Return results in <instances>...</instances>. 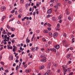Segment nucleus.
<instances>
[{
	"label": "nucleus",
	"mask_w": 75,
	"mask_h": 75,
	"mask_svg": "<svg viewBox=\"0 0 75 75\" xmlns=\"http://www.w3.org/2000/svg\"><path fill=\"white\" fill-rule=\"evenodd\" d=\"M31 71V69H27L25 70V72L26 73H29V72H30Z\"/></svg>",
	"instance_id": "1"
},
{
	"label": "nucleus",
	"mask_w": 75,
	"mask_h": 75,
	"mask_svg": "<svg viewBox=\"0 0 75 75\" xmlns=\"http://www.w3.org/2000/svg\"><path fill=\"white\" fill-rule=\"evenodd\" d=\"M58 36V33L56 32L53 34V37L54 38H56Z\"/></svg>",
	"instance_id": "2"
},
{
	"label": "nucleus",
	"mask_w": 75,
	"mask_h": 75,
	"mask_svg": "<svg viewBox=\"0 0 75 75\" xmlns=\"http://www.w3.org/2000/svg\"><path fill=\"white\" fill-rule=\"evenodd\" d=\"M54 48H56V49H59V45H57L55 46Z\"/></svg>",
	"instance_id": "3"
},
{
	"label": "nucleus",
	"mask_w": 75,
	"mask_h": 75,
	"mask_svg": "<svg viewBox=\"0 0 75 75\" xmlns=\"http://www.w3.org/2000/svg\"><path fill=\"white\" fill-rule=\"evenodd\" d=\"M51 51H54L55 52H57V50L55 48H52L50 49Z\"/></svg>",
	"instance_id": "4"
},
{
	"label": "nucleus",
	"mask_w": 75,
	"mask_h": 75,
	"mask_svg": "<svg viewBox=\"0 0 75 75\" xmlns=\"http://www.w3.org/2000/svg\"><path fill=\"white\" fill-rule=\"evenodd\" d=\"M7 47H8V50H9V49H10V50H12V49L13 48V47L12 46H9V45H8L7 46Z\"/></svg>",
	"instance_id": "5"
},
{
	"label": "nucleus",
	"mask_w": 75,
	"mask_h": 75,
	"mask_svg": "<svg viewBox=\"0 0 75 75\" xmlns=\"http://www.w3.org/2000/svg\"><path fill=\"white\" fill-rule=\"evenodd\" d=\"M4 9H6V7L5 6H3L1 7V10H4Z\"/></svg>",
	"instance_id": "6"
},
{
	"label": "nucleus",
	"mask_w": 75,
	"mask_h": 75,
	"mask_svg": "<svg viewBox=\"0 0 75 75\" xmlns=\"http://www.w3.org/2000/svg\"><path fill=\"white\" fill-rule=\"evenodd\" d=\"M51 66V63H49L47 67V68L48 69H50V66Z\"/></svg>",
	"instance_id": "7"
},
{
	"label": "nucleus",
	"mask_w": 75,
	"mask_h": 75,
	"mask_svg": "<svg viewBox=\"0 0 75 75\" xmlns=\"http://www.w3.org/2000/svg\"><path fill=\"white\" fill-rule=\"evenodd\" d=\"M28 4L27 3L25 4V7L26 9H27L28 8Z\"/></svg>",
	"instance_id": "8"
},
{
	"label": "nucleus",
	"mask_w": 75,
	"mask_h": 75,
	"mask_svg": "<svg viewBox=\"0 0 75 75\" xmlns=\"http://www.w3.org/2000/svg\"><path fill=\"white\" fill-rule=\"evenodd\" d=\"M23 11V9L22 8H21L19 10V13L20 14H21L22 13V11Z\"/></svg>",
	"instance_id": "9"
},
{
	"label": "nucleus",
	"mask_w": 75,
	"mask_h": 75,
	"mask_svg": "<svg viewBox=\"0 0 75 75\" xmlns=\"http://www.w3.org/2000/svg\"><path fill=\"white\" fill-rule=\"evenodd\" d=\"M44 33H48V30H43Z\"/></svg>",
	"instance_id": "10"
},
{
	"label": "nucleus",
	"mask_w": 75,
	"mask_h": 75,
	"mask_svg": "<svg viewBox=\"0 0 75 75\" xmlns=\"http://www.w3.org/2000/svg\"><path fill=\"white\" fill-rule=\"evenodd\" d=\"M44 65L42 66L41 67H40L39 69L41 70L42 69H44Z\"/></svg>",
	"instance_id": "11"
},
{
	"label": "nucleus",
	"mask_w": 75,
	"mask_h": 75,
	"mask_svg": "<svg viewBox=\"0 0 75 75\" xmlns=\"http://www.w3.org/2000/svg\"><path fill=\"white\" fill-rule=\"evenodd\" d=\"M51 10H49L47 11V14H51Z\"/></svg>",
	"instance_id": "12"
},
{
	"label": "nucleus",
	"mask_w": 75,
	"mask_h": 75,
	"mask_svg": "<svg viewBox=\"0 0 75 75\" xmlns=\"http://www.w3.org/2000/svg\"><path fill=\"white\" fill-rule=\"evenodd\" d=\"M49 35H50V37H52V32H50L49 33Z\"/></svg>",
	"instance_id": "13"
},
{
	"label": "nucleus",
	"mask_w": 75,
	"mask_h": 75,
	"mask_svg": "<svg viewBox=\"0 0 75 75\" xmlns=\"http://www.w3.org/2000/svg\"><path fill=\"white\" fill-rule=\"evenodd\" d=\"M44 57H45V55H44V54H42L41 56H40V57L41 58H43Z\"/></svg>",
	"instance_id": "14"
},
{
	"label": "nucleus",
	"mask_w": 75,
	"mask_h": 75,
	"mask_svg": "<svg viewBox=\"0 0 75 75\" xmlns=\"http://www.w3.org/2000/svg\"><path fill=\"white\" fill-rule=\"evenodd\" d=\"M52 21H56V18H55V17H52Z\"/></svg>",
	"instance_id": "15"
},
{
	"label": "nucleus",
	"mask_w": 75,
	"mask_h": 75,
	"mask_svg": "<svg viewBox=\"0 0 75 75\" xmlns=\"http://www.w3.org/2000/svg\"><path fill=\"white\" fill-rule=\"evenodd\" d=\"M62 18V15H60L58 17V19H59V20H61V19Z\"/></svg>",
	"instance_id": "16"
},
{
	"label": "nucleus",
	"mask_w": 75,
	"mask_h": 75,
	"mask_svg": "<svg viewBox=\"0 0 75 75\" xmlns=\"http://www.w3.org/2000/svg\"><path fill=\"white\" fill-rule=\"evenodd\" d=\"M31 51H33V52H34V51H35V48L33 47L31 49Z\"/></svg>",
	"instance_id": "17"
},
{
	"label": "nucleus",
	"mask_w": 75,
	"mask_h": 75,
	"mask_svg": "<svg viewBox=\"0 0 75 75\" xmlns=\"http://www.w3.org/2000/svg\"><path fill=\"white\" fill-rule=\"evenodd\" d=\"M51 17V15H50V14H48L46 17V18H49V17Z\"/></svg>",
	"instance_id": "18"
},
{
	"label": "nucleus",
	"mask_w": 75,
	"mask_h": 75,
	"mask_svg": "<svg viewBox=\"0 0 75 75\" xmlns=\"http://www.w3.org/2000/svg\"><path fill=\"white\" fill-rule=\"evenodd\" d=\"M42 41H43V42H46V41H47V40H45V38H43L42 39Z\"/></svg>",
	"instance_id": "19"
},
{
	"label": "nucleus",
	"mask_w": 75,
	"mask_h": 75,
	"mask_svg": "<svg viewBox=\"0 0 75 75\" xmlns=\"http://www.w3.org/2000/svg\"><path fill=\"white\" fill-rule=\"evenodd\" d=\"M11 31H14L15 30V28H11Z\"/></svg>",
	"instance_id": "20"
},
{
	"label": "nucleus",
	"mask_w": 75,
	"mask_h": 75,
	"mask_svg": "<svg viewBox=\"0 0 75 75\" xmlns=\"http://www.w3.org/2000/svg\"><path fill=\"white\" fill-rule=\"evenodd\" d=\"M65 42H66V40H64L63 41H62V42H63V45H65Z\"/></svg>",
	"instance_id": "21"
},
{
	"label": "nucleus",
	"mask_w": 75,
	"mask_h": 75,
	"mask_svg": "<svg viewBox=\"0 0 75 75\" xmlns=\"http://www.w3.org/2000/svg\"><path fill=\"white\" fill-rule=\"evenodd\" d=\"M16 50H17V49H16L15 48H13L12 51L13 52H15V51H16Z\"/></svg>",
	"instance_id": "22"
},
{
	"label": "nucleus",
	"mask_w": 75,
	"mask_h": 75,
	"mask_svg": "<svg viewBox=\"0 0 75 75\" xmlns=\"http://www.w3.org/2000/svg\"><path fill=\"white\" fill-rule=\"evenodd\" d=\"M54 8H55L56 9H58V7L57 5H55L54 6Z\"/></svg>",
	"instance_id": "23"
},
{
	"label": "nucleus",
	"mask_w": 75,
	"mask_h": 75,
	"mask_svg": "<svg viewBox=\"0 0 75 75\" xmlns=\"http://www.w3.org/2000/svg\"><path fill=\"white\" fill-rule=\"evenodd\" d=\"M47 59V57H45L43 58V60L45 61V62H46V61L45 60H46V59Z\"/></svg>",
	"instance_id": "24"
},
{
	"label": "nucleus",
	"mask_w": 75,
	"mask_h": 75,
	"mask_svg": "<svg viewBox=\"0 0 75 75\" xmlns=\"http://www.w3.org/2000/svg\"><path fill=\"white\" fill-rule=\"evenodd\" d=\"M21 16H22V15H21V14L19 15L18 16V18H21Z\"/></svg>",
	"instance_id": "25"
},
{
	"label": "nucleus",
	"mask_w": 75,
	"mask_h": 75,
	"mask_svg": "<svg viewBox=\"0 0 75 75\" xmlns=\"http://www.w3.org/2000/svg\"><path fill=\"white\" fill-rule=\"evenodd\" d=\"M15 11V10H14V9H13L12 10V11H11V13H14Z\"/></svg>",
	"instance_id": "26"
},
{
	"label": "nucleus",
	"mask_w": 75,
	"mask_h": 75,
	"mask_svg": "<svg viewBox=\"0 0 75 75\" xmlns=\"http://www.w3.org/2000/svg\"><path fill=\"white\" fill-rule=\"evenodd\" d=\"M30 21H28L26 22V24H27V25L29 24V23H30Z\"/></svg>",
	"instance_id": "27"
},
{
	"label": "nucleus",
	"mask_w": 75,
	"mask_h": 75,
	"mask_svg": "<svg viewBox=\"0 0 75 75\" xmlns=\"http://www.w3.org/2000/svg\"><path fill=\"white\" fill-rule=\"evenodd\" d=\"M14 18H12V19H11V20H10L9 21V22H10V21H13V20H14Z\"/></svg>",
	"instance_id": "28"
},
{
	"label": "nucleus",
	"mask_w": 75,
	"mask_h": 75,
	"mask_svg": "<svg viewBox=\"0 0 75 75\" xmlns=\"http://www.w3.org/2000/svg\"><path fill=\"white\" fill-rule=\"evenodd\" d=\"M6 27H7V28H8V29H10V26H9V25H6Z\"/></svg>",
	"instance_id": "29"
},
{
	"label": "nucleus",
	"mask_w": 75,
	"mask_h": 75,
	"mask_svg": "<svg viewBox=\"0 0 75 75\" xmlns=\"http://www.w3.org/2000/svg\"><path fill=\"white\" fill-rule=\"evenodd\" d=\"M26 43L27 44V43H28V37H27L26 38Z\"/></svg>",
	"instance_id": "30"
},
{
	"label": "nucleus",
	"mask_w": 75,
	"mask_h": 75,
	"mask_svg": "<svg viewBox=\"0 0 75 75\" xmlns=\"http://www.w3.org/2000/svg\"><path fill=\"white\" fill-rule=\"evenodd\" d=\"M18 66L17 65L16 66V71H17L18 69Z\"/></svg>",
	"instance_id": "31"
},
{
	"label": "nucleus",
	"mask_w": 75,
	"mask_h": 75,
	"mask_svg": "<svg viewBox=\"0 0 75 75\" xmlns=\"http://www.w3.org/2000/svg\"><path fill=\"white\" fill-rule=\"evenodd\" d=\"M35 14H36V12H34L33 13V15L34 16H35Z\"/></svg>",
	"instance_id": "32"
},
{
	"label": "nucleus",
	"mask_w": 75,
	"mask_h": 75,
	"mask_svg": "<svg viewBox=\"0 0 75 75\" xmlns=\"http://www.w3.org/2000/svg\"><path fill=\"white\" fill-rule=\"evenodd\" d=\"M47 30H48L49 31H51V28H47Z\"/></svg>",
	"instance_id": "33"
},
{
	"label": "nucleus",
	"mask_w": 75,
	"mask_h": 75,
	"mask_svg": "<svg viewBox=\"0 0 75 75\" xmlns=\"http://www.w3.org/2000/svg\"><path fill=\"white\" fill-rule=\"evenodd\" d=\"M14 36H15V35H14V34H13L11 35V37L12 38H13V37H14Z\"/></svg>",
	"instance_id": "34"
},
{
	"label": "nucleus",
	"mask_w": 75,
	"mask_h": 75,
	"mask_svg": "<svg viewBox=\"0 0 75 75\" xmlns=\"http://www.w3.org/2000/svg\"><path fill=\"white\" fill-rule=\"evenodd\" d=\"M7 35H4V37L5 38V39H7Z\"/></svg>",
	"instance_id": "35"
},
{
	"label": "nucleus",
	"mask_w": 75,
	"mask_h": 75,
	"mask_svg": "<svg viewBox=\"0 0 75 75\" xmlns=\"http://www.w3.org/2000/svg\"><path fill=\"white\" fill-rule=\"evenodd\" d=\"M63 36H64V37H67V34L65 33H64L63 35Z\"/></svg>",
	"instance_id": "36"
},
{
	"label": "nucleus",
	"mask_w": 75,
	"mask_h": 75,
	"mask_svg": "<svg viewBox=\"0 0 75 75\" xmlns=\"http://www.w3.org/2000/svg\"><path fill=\"white\" fill-rule=\"evenodd\" d=\"M68 20H69L70 21V20H71V17H68Z\"/></svg>",
	"instance_id": "37"
},
{
	"label": "nucleus",
	"mask_w": 75,
	"mask_h": 75,
	"mask_svg": "<svg viewBox=\"0 0 75 75\" xmlns=\"http://www.w3.org/2000/svg\"><path fill=\"white\" fill-rule=\"evenodd\" d=\"M47 25L48 26H49V27H51V25H50V24L48 23L47 24Z\"/></svg>",
	"instance_id": "38"
},
{
	"label": "nucleus",
	"mask_w": 75,
	"mask_h": 75,
	"mask_svg": "<svg viewBox=\"0 0 75 75\" xmlns=\"http://www.w3.org/2000/svg\"><path fill=\"white\" fill-rule=\"evenodd\" d=\"M19 62V61L18 60V59H16L15 60V62H16V63H18V62Z\"/></svg>",
	"instance_id": "39"
},
{
	"label": "nucleus",
	"mask_w": 75,
	"mask_h": 75,
	"mask_svg": "<svg viewBox=\"0 0 75 75\" xmlns=\"http://www.w3.org/2000/svg\"><path fill=\"white\" fill-rule=\"evenodd\" d=\"M54 66L55 67H56L58 66V64H54Z\"/></svg>",
	"instance_id": "40"
},
{
	"label": "nucleus",
	"mask_w": 75,
	"mask_h": 75,
	"mask_svg": "<svg viewBox=\"0 0 75 75\" xmlns=\"http://www.w3.org/2000/svg\"><path fill=\"white\" fill-rule=\"evenodd\" d=\"M60 26V25L59 24H57V27L58 28H59V27Z\"/></svg>",
	"instance_id": "41"
},
{
	"label": "nucleus",
	"mask_w": 75,
	"mask_h": 75,
	"mask_svg": "<svg viewBox=\"0 0 75 75\" xmlns=\"http://www.w3.org/2000/svg\"><path fill=\"white\" fill-rule=\"evenodd\" d=\"M10 34H11V33H10L8 32L7 35H10Z\"/></svg>",
	"instance_id": "42"
},
{
	"label": "nucleus",
	"mask_w": 75,
	"mask_h": 75,
	"mask_svg": "<svg viewBox=\"0 0 75 75\" xmlns=\"http://www.w3.org/2000/svg\"><path fill=\"white\" fill-rule=\"evenodd\" d=\"M1 64H2L3 65H4V63L3 62H1Z\"/></svg>",
	"instance_id": "43"
},
{
	"label": "nucleus",
	"mask_w": 75,
	"mask_h": 75,
	"mask_svg": "<svg viewBox=\"0 0 75 75\" xmlns=\"http://www.w3.org/2000/svg\"><path fill=\"white\" fill-rule=\"evenodd\" d=\"M52 43V42L51 41H49L48 42V44H51Z\"/></svg>",
	"instance_id": "44"
},
{
	"label": "nucleus",
	"mask_w": 75,
	"mask_h": 75,
	"mask_svg": "<svg viewBox=\"0 0 75 75\" xmlns=\"http://www.w3.org/2000/svg\"><path fill=\"white\" fill-rule=\"evenodd\" d=\"M13 48H15V49H17V47H16L15 45H13Z\"/></svg>",
	"instance_id": "45"
},
{
	"label": "nucleus",
	"mask_w": 75,
	"mask_h": 75,
	"mask_svg": "<svg viewBox=\"0 0 75 75\" xmlns=\"http://www.w3.org/2000/svg\"><path fill=\"white\" fill-rule=\"evenodd\" d=\"M57 5L58 6H60V4H59V3H58L57 4Z\"/></svg>",
	"instance_id": "46"
},
{
	"label": "nucleus",
	"mask_w": 75,
	"mask_h": 75,
	"mask_svg": "<svg viewBox=\"0 0 75 75\" xmlns=\"http://www.w3.org/2000/svg\"><path fill=\"white\" fill-rule=\"evenodd\" d=\"M24 68H27V64H25L24 67Z\"/></svg>",
	"instance_id": "47"
},
{
	"label": "nucleus",
	"mask_w": 75,
	"mask_h": 75,
	"mask_svg": "<svg viewBox=\"0 0 75 75\" xmlns=\"http://www.w3.org/2000/svg\"><path fill=\"white\" fill-rule=\"evenodd\" d=\"M55 0H51L50 1V2L51 3L52 2H53H53L52 3V4H53V3H54V1Z\"/></svg>",
	"instance_id": "48"
},
{
	"label": "nucleus",
	"mask_w": 75,
	"mask_h": 75,
	"mask_svg": "<svg viewBox=\"0 0 75 75\" xmlns=\"http://www.w3.org/2000/svg\"><path fill=\"white\" fill-rule=\"evenodd\" d=\"M14 41H15V40H12V43H14Z\"/></svg>",
	"instance_id": "49"
},
{
	"label": "nucleus",
	"mask_w": 75,
	"mask_h": 75,
	"mask_svg": "<svg viewBox=\"0 0 75 75\" xmlns=\"http://www.w3.org/2000/svg\"><path fill=\"white\" fill-rule=\"evenodd\" d=\"M40 61L42 62H45V61H44L43 59H41Z\"/></svg>",
	"instance_id": "50"
},
{
	"label": "nucleus",
	"mask_w": 75,
	"mask_h": 75,
	"mask_svg": "<svg viewBox=\"0 0 75 75\" xmlns=\"http://www.w3.org/2000/svg\"><path fill=\"white\" fill-rule=\"evenodd\" d=\"M67 15H69V12L67 11Z\"/></svg>",
	"instance_id": "51"
},
{
	"label": "nucleus",
	"mask_w": 75,
	"mask_h": 75,
	"mask_svg": "<svg viewBox=\"0 0 75 75\" xmlns=\"http://www.w3.org/2000/svg\"><path fill=\"white\" fill-rule=\"evenodd\" d=\"M47 23H46L44 24V26H45L46 25H47Z\"/></svg>",
	"instance_id": "52"
},
{
	"label": "nucleus",
	"mask_w": 75,
	"mask_h": 75,
	"mask_svg": "<svg viewBox=\"0 0 75 75\" xmlns=\"http://www.w3.org/2000/svg\"><path fill=\"white\" fill-rule=\"evenodd\" d=\"M6 30H5L3 32V34H6Z\"/></svg>",
	"instance_id": "53"
},
{
	"label": "nucleus",
	"mask_w": 75,
	"mask_h": 75,
	"mask_svg": "<svg viewBox=\"0 0 75 75\" xmlns=\"http://www.w3.org/2000/svg\"><path fill=\"white\" fill-rule=\"evenodd\" d=\"M30 58H33V55H31L30 57Z\"/></svg>",
	"instance_id": "54"
},
{
	"label": "nucleus",
	"mask_w": 75,
	"mask_h": 75,
	"mask_svg": "<svg viewBox=\"0 0 75 75\" xmlns=\"http://www.w3.org/2000/svg\"><path fill=\"white\" fill-rule=\"evenodd\" d=\"M39 4H36V6L37 7H39Z\"/></svg>",
	"instance_id": "55"
},
{
	"label": "nucleus",
	"mask_w": 75,
	"mask_h": 75,
	"mask_svg": "<svg viewBox=\"0 0 75 75\" xmlns=\"http://www.w3.org/2000/svg\"><path fill=\"white\" fill-rule=\"evenodd\" d=\"M73 74V72H71L69 74V75H72Z\"/></svg>",
	"instance_id": "56"
},
{
	"label": "nucleus",
	"mask_w": 75,
	"mask_h": 75,
	"mask_svg": "<svg viewBox=\"0 0 75 75\" xmlns=\"http://www.w3.org/2000/svg\"><path fill=\"white\" fill-rule=\"evenodd\" d=\"M5 71L6 73L8 72V70H6Z\"/></svg>",
	"instance_id": "57"
},
{
	"label": "nucleus",
	"mask_w": 75,
	"mask_h": 75,
	"mask_svg": "<svg viewBox=\"0 0 75 75\" xmlns=\"http://www.w3.org/2000/svg\"><path fill=\"white\" fill-rule=\"evenodd\" d=\"M70 50H73V48H72V47H71L70 48Z\"/></svg>",
	"instance_id": "58"
},
{
	"label": "nucleus",
	"mask_w": 75,
	"mask_h": 75,
	"mask_svg": "<svg viewBox=\"0 0 75 75\" xmlns=\"http://www.w3.org/2000/svg\"><path fill=\"white\" fill-rule=\"evenodd\" d=\"M57 72H58V73H59V72H60V69H58L57 71Z\"/></svg>",
	"instance_id": "59"
},
{
	"label": "nucleus",
	"mask_w": 75,
	"mask_h": 75,
	"mask_svg": "<svg viewBox=\"0 0 75 75\" xmlns=\"http://www.w3.org/2000/svg\"><path fill=\"white\" fill-rule=\"evenodd\" d=\"M50 70H48L47 71V73H46L47 74H49L50 72Z\"/></svg>",
	"instance_id": "60"
},
{
	"label": "nucleus",
	"mask_w": 75,
	"mask_h": 75,
	"mask_svg": "<svg viewBox=\"0 0 75 75\" xmlns=\"http://www.w3.org/2000/svg\"><path fill=\"white\" fill-rule=\"evenodd\" d=\"M69 48H68L67 49V50H66V51H67V52H68V51H69Z\"/></svg>",
	"instance_id": "61"
},
{
	"label": "nucleus",
	"mask_w": 75,
	"mask_h": 75,
	"mask_svg": "<svg viewBox=\"0 0 75 75\" xmlns=\"http://www.w3.org/2000/svg\"><path fill=\"white\" fill-rule=\"evenodd\" d=\"M40 31V30H38L36 32L37 33H39Z\"/></svg>",
	"instance_id": "62"
},
{
	"label": "nucleus",
	"mask_w": 75,
	"mask_h": 75,
	"mask_svg": "<svg viewBox=\"0 0 75 75\" xmlns=\"http://www.w3.org/2000/svg\"><path fill=\"white\" fill-rule=\"evenodd\" d=\"M21 3H23V0H21Z\"/></svg>",
	"instance_id": "63"
},
{
	"label": "nucleus",
	"mask_w": 75,
	"mask_h": 75,
	"mask_svg": "<svg viewBox=\"0 0 75 75\" xmlns=\"http://www.w3.org/2000/svg\"><path fill=\"white\" fill-rule=\"evenodd\" d=\"M14 74V72H12L11 74H10V75H12Z\"/></svg>",
	"instance_id": "64"
}]
</instances>
